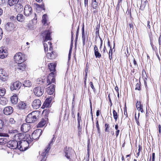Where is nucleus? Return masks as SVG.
<instances>
[{"instance_id": "1", "label": "nucleus", "mask_w": 161, "mask_h": 161, "mask_svg": "<svg viewBox=\"0 0 161 161\" xmlns=\"http://www.w3.org/2000/svg\"><path fill=\"white\" fill-rule=\"evenodd\" d=\"M14 59L17 64L22 63L25 60V55L21 53H17L14 56Z\"/></svg>"}, {"instance_id": "2", "label": "nucleus", "mask_w": 161, "mask_h": 161, "mask_svg": "<svg viewBox=\"0 0 161 161\" xmlns=\"http://www.w3.org/2000/svg\"><path fill=\"white\" fill-rule=\"evenodd\" d=\"M35 112H32L29 114L26 118V121L28 123H34L37 119V118L35 114Z\"/></svg>"}, {"instance_id": "3", "label": "nucleus", "mask_w": 161, "mask_h": 161, "mask_svg": "<svg viewBox=\"0 0 161 161\" xmlns=\"http://www.w3.org/2000/svg\"><path fill=\"white\" fill-rule=\"evenodd\" d=\"M29 145L28 142L25 140H22L19 142V147L18 149L20 151L26 150Z\"/></svg>"}, {"instance_id": "4", "label": "nucleus", "mask_w": 161, "mask_h": 161, "mask_svg": "<svg viewBox=\"0 0 161 161\" xmlns=\"http://www.w3.org/2000/svg\"><path fill=\"white\" fill-rule=\"evenodd\" d=\"M7 147L13 149H16L19 148V142L15 140L9 141L7 143Z\"/></svg>"}, {"instance_id": "5", "label": "nucleus", "mask_w": 161, "mask_h": 161, "mask_svg": "<svg viewBox=\"0 0 161 161\" xmlns=\"http://www.w3.org/2000/svg\"><path fill=\"white\" fill-rule=\"evenodd\" d=\"M33 91L34 94L38 97L41 96L44 93L43 88L40 86L35 88L34 89Z\"/></svg>"}, {"instance_id": "6", "label": "nucleus", "mask_w": 161, "mask_h": 161, "mask_svg": "<svg viewBox=\"0 0 161 161\" xmlns=\"http://www.w3.org/2000/svg\"><path fill=\"white\" fill-rule=\"evenodd\" d=\"M8 75L5 70L2 69H0V80L5 81L7 80Z\"/></svg>"}, {"instance_id": "7", "label": "nucleus", "mask_w": 161, "mask_h": 161, "mask_svg": "<svg viewBox=\"0 0 161 161\" xmlns=\"http://www.w3.org/2000/svg\"><path fill=\"white\" fill-rule=\"evenodd\" d=\"M42 131L41 129L36 130L31 135L32 138L34 140H37L42 134Z\"/></svg>"}, {"instance_id": "8", "label": "nucleus", "mask_w": 161, "mask_h": 161, "mask_svg": "<svg viewBox=\"0 0 161 161\" xmlns=\"http://www.w3.org/2000/svg\"><path fill=\"white\" fill-rule=\"evenodd\" d=\"M51 32L50 31H45L42 33V36L44 37V42H47L48 40H51L52 39L51 36Z\"/></svg>"}, {"instance_id": "9", "label": "nucleus", "mask_w": 161, "mask_h": 161, "mask_svg": "<svg viewBox=\"0 0 161 161\" xmlns=\"http://www.w3.org/2000/svg\"><path fill=\"white\" fill-rule=\"evenodd\" d=\"M32 13V9L29 5L25 6L24 9V13L25 15L26 16H30Z\"/></svg>"}, {"instance_id": "10", "label": "nucleus", "mask_w": 161, "mask_h": 161, "mask_svg": "<svg viewBox=\"0 0 161 161\" xmlns=\"http://www.w3.org/2000/svg\"><path fill=\"white\" fill-rule=\"evenodd\" d=\"M21 86V83L19 81H16L14 82L10 87L11 91H13L15 90H18Z\"/></svg>"}, {"instance_id": "11", "label": "nucleus", "mask_w": 161, "mask_h": 161, "mask_svg": "<svg viewBox=\"0 0 161 161\" xmlns=\"http://www.w3.org/2000/svg\"><path fill=\"white\" fill-rule=\"evenodd\" d=\"M73 151L71 148L66 147L64 149L65 156L66 158L71 161L70 157L71 155L72 152Z\"/></svg>"}, {"instance_id": "12", "label": "nucleus", "mask_w": 161, "mask_h": 161, "mask_svg": "<svg viewBox=\"0 0 161 161\" xmlns=\"http://www.w3.org/2000/svg\"><path fill=\"white\" fill-rule=\"evenodd\" d=\"M54 73L52 72L49 75L47 79V85H49L51 83H55V80L54 77Z\"/></svg>"}, {"instance_id": "13", "label": "nucleus", "mask_w": 161, "mask_h": 161, "mask_svg": "<svg viewBox=\"0 0 161 161\" xmlns=\"http://www.w3.org/2000/svg\"><path fill=\"white\" fill-rule=\"evenodd\" d=\"M48 43L50 46L49 51L51 52V53H48L47 54V57L50 59H53L55 58V56L54 54V52L52 51L53 50V47L51 46L52 43L51 42H48Z\"/></svg>"}, {"instance_id": "14", "label": "nucleus", "mask_w": 161, "mask_h": 161, "mask_svg": "<svg viewBox=\"0 0 161 161\" xmlns=\"http://www.w3.org/2000/svg\"><path fill=\"white\" fill-rule=\"evenodd\" d=\"M50 148L51 147H50V146L48 145L47 149H45L43 150V152L41 154V156L42 158L41 161H45L46 158H45L46 156L47 155V154L48 153Z\"/></svg>"}, {"instance_id": "15", "label": "nucleus", "mask_w": 161, "mask_h": 161, "mask_svg": "<svg viewBox=\"0 0 161 161\" xmlns=\"http://www.w3.org/2000/svg\"><path fill=\"white\" fill-rule=\"evenodd\" d=\"M30 129V125L26 123L23 124L21 127V130L22 131L25 133L28 132Z\"/></svg>"}, {"instance_id": "16", "label": "nucleus", "mask_w": 161, "mask_h": 161, "mask_svg": "<svg viewBox=\"0 0 161 161\" xmlns=\"http://www.w3.org/2000/svg\"><path fill=\"white\" fill-rule=\"evenodd\" d=\"M41 104V102L39 99L35 100L32 103V106L35 109H37L40 108Z\"/></svg>"}, {"instance_id": "17", "label": "nucleus", "mask_w": 161, "mask_h": 161, "mask_svg": "<svg viewBox=\"0 0 161 161\" xmlns=\"http://www.w3.org/2000/svg\"><path fill=\"white\" fill-rule=\"evenodd\" d=\"M13 112V108L11 106L5 107L3 109L4 114L6 115H9L11 114Z\"/></svg>"}, {"instance_id": "18", "label": "nucleus", "mask_w": 161, "mask_h": 161, "mask_svg": "<svg viewBox=\"0 0 161 161\" xmlns=\"http://www.w3.org/2000/svg\"><path fill=\"white\" fill-rule=\"evenodd\" d=\"M48 118H42L40 122L38 124L37 127H42L48 121Z\"/></svg>"}, {"instance_id": "19", "label": "nucleus", "mask_w": 161, "mask_h": 161, "mask_svg": "<svg viewBox=\"0 0 161 161\" xmlns=\"http://www.w3.org/2000/svg\"><path fill=\"white\" fill-rule=\"evenodd\" d=\"M55 85L52 84L49 86L47 89V92L49 95L52 94L55 91Z\"/></svg>"}, {"instance_id": "20", "label": "nucleus", "mask_w": 161, "mask_h": 161, "mask_svg": "<svg viewBox=\"0 0 161 161\" xmlns=\"http://www.w3.org/2000/svg\"><path fill=\"white\" fill-rule=\"evenodd\" d=\"M14 8L17 12H20L23 10V6L20 3L18 2L14 6Z\"/></svg>"}, {"instance_id": "21", "label": "nucleus", "mask_w": 161, "mask_h": 161, "mask_svg": "<svg viewBox=\"0 0 161 161\" xmlns=\"http://www.w3.org/2000/svg\"><path fill=\"white\" fill-rule=\"evenodd\" d=\"M7 56V53L6 52L3 48H0V58H3Z\"/></svg>"}, {"instance_id": "22", "label": "nucleus", "mask_w": 161, "mask_h": 161, "mask_svg": "<svg viewBox=\"0 0 161 161\" xmlns=\"http://www.w3.org/2000/svg\"><path fill=\"white\" fill-rule=\"evenodd\" d=\"M14 28V25L13 23H8L6 25V28L8 31H12Z\"/></svg>"}, {"instance_id": "23", "label": "nucleus", "mask_w": 161, "mask_h": 161, "mask_svg": "<svg viewBox=\"0 0 161 161\" xmlns=\"http://www.w3.org/2000/svg\"><path fill=\"white\" fill-rule=\"evenodd\" d=\"M11 101L12 103L14 104H16L18 102V98L17 95L16 94H14L11 97Z\"/></svg>"}, {"instance_id": "24", "label": "nucleus", "mask_w": 161, "mask_h": 161, "mask_svg": "<svg viewBox=\"0 0 161 161\" xmlns=\"http://www.w3.org/2000/svg\"><path fill=\"white\" fill-rule=\"evenodd\" d=\"M16 18L17 20L20 22H23L25 20L24 16L21 14H18Z\"/></svg>"}, {"instance_id": "25", "label": "nucleus", "mask_w": 161, "mask_h": 161, "mask_svg": "<svg viewBox=\"0 0 161 161\" xmlns=\"http://www.w3.org/2000/svg\"><path fill=\"white\" fill-rule=\"evenodd\" d=\"M18 106L19 109H25L27 107V105L25 103L23 102H21L19 103Z\"/></svg>"}, {"instance_id": "26", "label": "nucleus", "mask_w": 161, "mask_h": 161, "mask_svg": "<svg viewBox=\"0 0 161 161\" xmlns=\"http://www.w3.org/2000/svg\"><path fill=\"white\" fill-rule=\"evenodd\" d=\"M19 0H8V3L10 6L15 5L19 2Z\"/></svg>"}, {"instance_id": "27", "label": "nucleus", "mask_w": 161, "mask_h": 161, "mask_svg": "<svg viewBox=\"0 0 161 161\" xmlns=\"http://www.w3.org/2000/svg\"><path fill=\"white\" fill-rule=\"evenodd\" d=\"M56 66L53 63H51L48 65L49 69L51 71H54Z\"/></svg>"}, {"instance_id": "28", "label": "nucleus", "mask_w": 161, "mask_h": 161, "mask_svg": "<svg viewBox=\"0 0 161 161\" xmlns=\"http://www.w3.org/2000/svg\"><path fill=\"white\" fill-rule=\"evenodd\" d=\"M23 85L25 87H30L31 85V81L29 80H25L24 81Z\"/></svg>"}, {"instance_id": "29", "label": "nucleus", "mask_w": 161, "mask_h": 161, "mask_svg": "<svg viewBox=\"0 0 161 161\" xmlns=\"http://www.w3.org/2000/svg\"><path fill=\"white\" fill-rule=\"evenodd\" d=\"M19 64L18 65L17 69L22 71L25 70L26 67L25 64H22V63H19Z\"/></svg>"}, {"instance_id": "30", "label": "nucleus", "mask_w": 161, "mask_h": 161, "mask_svg": "<svg viewBox=\"0 0 161 161\" xmlns=\"http://www.w3.org/2000/svg\"><path fill=\"white\" fill-rule=\"evenodd\" d=\"M98 3L96 0H92V7L96 9L97 7Z\"/></svg>"}, {"instance_id": "31", "label": "nucleus", "mask_w": 161, "mask_h": 161, "mask_svg": "<svg viewBox=\"0 0 161 161\" xmlns=\"http://www.w3.org/2000/svg\"><path fill=\"white\" fill-rule=\"evenodd\" d=\"M4 120H2L0 119V131H3L4 130Z\"/></svg>"}, {"instance_id": "32", "label": "nucleus", "mask_w": 161, "mask_h": 161, "mask_svg": "<svg viewBox=\"0 0 161 161\" xmlns=\"http://www.w3.org/2000/svg\"><path fill=\"white\" fill-rule=\"evenodd\" d=\"M6 91L4 88L0 87V96H3L5 94Z\"/></svg>"}, {"instance_id": "33", "label": "nucleus", "mask_w": 161, "mask_h": 161, "mask_svg": "<svg viewBox=\"0 0 161 161\" xmlns=\"http://www.w3.org/2000/svg\"><path fill=\"white\" fill-rule=\"evenodd\" d=\"M113 117L115 120V121H117L119 116V115L117 112L114 110H113Z\"/></svg>"}, {"instance_id": "34", "label": "nucleus", "mask_w": 161, "mask_h": 161, "mask_svg": "<svg viewBox=\"0 0 161 161\" xmlns=\"http://www.w3.org/2000/svg\"><path fill=\"white\" fill-rule=\"evenodd\" d=\"M94 53L96 58H100L101 57L102 55L98 51L94 52Z\"/></svg>"}, {"instance_id": "35", "label": "nucleus", "mask_w": 161, "mask_h": 161, "mask_svg": "<svg viewBox=\"0 0 161 161\" xmlns=\"http://www.w3.org/2000/svg\"><path fill=\"white\" fill-rule=\"evenodd\" d=\"M82 41H85V33H84V25H83L82 27Z\"/></svg>"}, {"instance_id": "36", "label": "nucleus", "mask_w": 161, "mask_h": 161, "mask_svg": "<svg viewBox=\"0 0 161 161\" xmlns=\"http://www.w3.org/2000/svg\"><path fill=\"white\" fill-rule=\"evenodd\" d=\"M47 14H45L43 15L42 17V22L44 24H45L47 21Z\"/></svg>"}, {"instance_id": "37", "label": "nucleus", "mask_w": 161, "mask_h": 161, "mask_svg": "<svg viewBox=\"0 0 161 161\" xmlns=\"http://www.w3.org/2000/svg\"><path fill=\"white\" fill-rule=\"evenodd\" d=\"M141 85L140 84V81H139V82L137 83L136 84V87L135 88V90H140L141 89Z\"/></svg>"}, {"instance_id": "38", "label": "nucleus", "mask_w": 161, "mask_h": 161, "mask_svg": "<svg viewBox=\"0 0 161 161\" xmlns=\"http://www.w3.org/2000/svg\"><path fill=\"white\" fill-rule=\"evenodd\" d=\"M78 121V128L79 130L80 129V123L81 122V117L79 118H77Z\"/></svg>"}, {"instance_id": "39", "label": "nucleus", "mask_w": 161, "mask_h": 161, "mask_svg": "<svg viewBox=\"0 0 161 161\" xmlns=\"http://www.w3.org/2000/svg\"><path fill=\"white\" fill-rule=\"evenodd\" d=\"M105 128L104 131L105 132H109L108 129L109 128V124L106 123L105 124Z\"/></svg>"}, {"instance_id": "40", "label": "nucleus", "mask_w": 161, "mask_h": 161, "mask_svg": "<svg viewBox=\"0 0 161 161\" xmlns=\"http://www.w3.org/2000/svg\"><path fill=\"white\" fill-rule=\"evenodd\" d=\"M147 3V0H146L145 1L143 2L142 1V4L141 5V7L143 8H144L145 6L146 5Z\"/></svg>"}, {"instance_id": "41", "label": "nucleus", "mask_w": 161, "mask_h": 161, "mask_svg": "<svg viewBox=\"0 0 161 161\" xmlns=\"http://www.w3.org/2000/svg\"><path fill=\"white\" fill-rule=\"evenodd\" d=\"M79 31V26H78V27L77 29L76 30V39H75L76 42L77 41L78 38Z\"/></svg>"}, {"instance_id": "42", "label": "nucleus", "mask_w": 161, "mask_h": 161, "mask_svg": "<svg viewBox=\"0 0 161 161\" xmlns=\"http://www.w3.org/2000/svg\"><path fill=\"white\" fill-rule=\"evenodd\" d=\"M112 47H110V50L109 52V58L110 60H111L112 57Z\"/></svg>"}, {"instance_id": "43", "label": "nucleus", "mask_w": 161, "mask_h": 161, "mask_svg": "<svg viewBox=\"0 0 161 161\" xmlns=\"http://www.w3.org/2000/svg\"><path fill=\"white\" fill-rule=\"evenodd\" d=\"M45 51L46 52V51H47L48 50V47L47 45V44L46 43H43Z\"/></svg>"}, {"instance_id": "44", "label": "nucleus", "mask_w": 161, "mask_h": 161, "mask_svg": "<svg viewBox=\"0 0 161 161\" xmlns=\"http://www.w3.org/2000/svg\"><path fill=\"white\" fill-rule=\"evenodd\" d=\"M53 137L52 138V141L50 142V143L48 144L46 148L45 149H47V147H48V145L50 146V144H53V142H54L55 140V137L54 135H53Z\"/></svg>"}, {"instance_id": "45", "label": "nucleus", "mask_w": 161, "mask_h": 161, "mask_svg": "<svg viewBox=\"0 0 161 161\" xmlns=\"http://www.w3.org/2000/svg\"><path fill=\"white\" fill-rule=\"evenodd\" d=\"M142 105L141 104V102L137 101L136 103V107L138 110H139V107H140Z\"/></svg>"}, {"instance_id": "46", "label": "nucleus", "mask_w": 161, "mask_h": 161, "mask_svg": "<svg viewBox=\"0 0 161 161\" xmlns=\"http://www.w3.org/2000/svg\"><path fill=\"white\" fill-rule=\"evenodd\" d=\"M96 126L97 129V130L99 133H100V128L99 125L98 123V121L97 120V122L96 123Z\"/></svg>"}, {"instance_id": "47", "label": "nucleus", "mask_w": 161, "mask_h": 161, "mask_svg": "<svg viewBox=\"0 0 161 161\" xmlns=\"http://www.w3.org/2000/svg\"><path fill=\"white\" fill-rule=\"evenodd\" d=\"M9 122L10 123L13 124H14L15 122V121L13 118H11L9 119Z\"/></svg>"}, {"instance_id": "48", "label": "nucleus", "mask_w": 161, "mask_h": 161, "mask_svg": "<svg viewBox=\"0 0 161 161\" xmlns=\"http://www.w3.org/2000/svg\"><path fill=\"white\" fill-rule=\"evenodd\" d=\"M129 26L130 30L132 31L133 30V25L132 23H129Z\"/></svg>"}, {"instance_id": "49", "label": "nucleus", "mask_w": 161, "mask_h": 161, "mask_svg": "<svg viewBox=\"0 0 161 161\" xmlns=\"http://www.w3.org/2000/svg\"><path fill=\"white\" fill-rule=\"evenodd\" d=\"M26 26L30 29H33V25L30 23L27 24Z\"/></svg>"}, {"instance_id": "50", "label": "nucleus", "mask_w": 161, "mask_h": 161, "mask_svg": "<svg viewBox=\"0 0 161 161\" xmlns=\"http://www.w3.org/2000/svg\"><path fill=\"white\" fill-rule=\"evenodd\" d=\"M36 6L40 8H43V9H44V5L43 4H41V5H39L38 4H36Z\"/></svg>"}, {"instance_id": "51", "label": "nucleus", "mask_w": 161, "mask_h": 161, "mask_svg": "<svg viewBox=\"0 0 161 161\" xmlns=\"http://www.w3.org/2000/svg\"><path fill=\"white\" fill-rule=\"evenodd\" d=\"M90 84L91 86V87L92 88V89H93L94 91L95 90V89L94 86L92 82H90Z\"/></svg>"}, {"instance_id": "52", "label": "nucleus", "mask_w": 161, "mask_h": 161, "mask_svg": "<svg viewBox=\"0 0 161 161\" xmlns=\"http://www.w3.org/2000/svg\"><path fill=\"white\" fill-rule=\"evenodd\" d=\"M4 141V140L3 138H1L0 139V144L1 145H3L4 144L5 141Z\"/></svg>"}, {"instance_id": "53", "label": "nucleus", "mask_w": 161, "mask_h": 161, "mask_svg": "<svg viewBox=\"0 0 161 161\" xmlns=\"http://www.w3.org/2000/svg\"><path fill=\"white\" fill-rule=\"evenodd\" d=\"M3 34V32L2 29L0 28V40H1L2 38Z\"/></svg>"}, {"instance_id": "54", "label": "nucleus", "mask_w": 161, "mask_h": 161, "mask_svg": "<svg viewBox=\"0 0 161 161\" xmlns=\"http://www.w3.org/2000/svg\"><path fill=\"white\" fill-rule=\"evenodd\" d=\"M143 105L140 106V107H139V110L141 111V112L143 113L144 112L143 110Z\"/></svg>"}, {"instance_id": "55", "label": "nucleus", "mask_w": 161, "mask_h": 161, "mask_svg": "<svg viewBox=\"0 0 161 161\" xmlns=\"http://www.w3.org/2000/svg\"><path fill=\"white\" fill-rule=\"evenodd\" d=\"M52 99V98L50 97V98H47L46 100L47 102L48 103H50L51 102Z\"/></svg>"}, {"instance_id": "56", "label": "nucleus", "mask_w": 161, "mask_h": 161, "mask_svg": "<svg viewBox=\"0 0 161 161\" xmlns=\"http://www.w3.org/2000/svg\"><path fill=\"white\" fill-rule=\"evenodd\" d=\"M133 63L135 67L138 66L136 61L135 60V58H133Z\"/></svg>"}, {"instance_id": "57", "label": "nucleus", "mask_w": 161, "mask_h": 161, "mask_svg": "<svg viewBox=\"0 0 161 161\" xmlns=\"http://www.w3.org/2000/svg\"><path fill=\"white\" fill-rule=\"evenodd\" d=\"M88 0H84V4H85V7H88Z\"/></svg>"}, {"instance_id": "58", "label": "nucleus", "mask_w": 161, "mask_h": 161, "mask_svg": "<svg viewBox=\"0 0 161 161\" xmlns=\"http://www.w3.org/2000/svg\"><path fill=\"white\" fill-rule=\"evenodd\" d=\"M5 3V0H0V6L2 5Z\"/></svg>"}, {"instance_id": "59", "label": "nucleus", "mask_w": 161, "mask_h": 161, "mask_svg": "<svg viewBox=\"0 0 161 161\" xmlns=\"http://www.w3.org/2000/svg\"><path fill=\"white\" fill-rule=\"evenodd\" d=\"M119 130H116L115 132V134H116V137H117L119 134Z\"/></svg>"}, {"instance_id": "60", "label": "nucleus", "mask_w": 161, "mask_h": 161, "mask_svg": "<svg viewBox=\"0 0 161 161\" xmlns=\"http://www.w3.org/2000/svg\"><path fill=\"white\" fill-rule=\"evenodd\" d=\"M108 100H109V103L111 104V106L112 105V102L111 100V98L110 97L109 94L108 95Z\"/></svg>"}, {"instance_id": "61", "label": "nucleus", "mask_w": 161, "mask_h": 161, "mask_svg": "<svg viewBox=\"0 0 161 161\" xmlns=\"http://www.w3.org/2000/svg\"><path fill=\"white\" fill-rule=\"evenodd\" d=\"M98 51L97 47L96 45H95L94 47V52Z\"/></svg>"}, {"instance_id": "62", "label": "nucleus", "mask_w": 161, "mask_h": 161, "mask_svg": "<svg viewBox=\"0 0 161 161\" xmlns=\"http://www.w3.org/2000/svg\"><path fill=\"white\" fill-rule=\"evenodd\" d=\"M155 153H152V161H155Z\"/></svg>"}, {"instance_id": "63", "label": "nucleus", "mask_w": 161, "mask_h": 161, "mask_svg": "<svg viewBox=\"0 0 161 161\" xmlns=\"http://www.w3.org/2000/svg\"><path fill=\"white\" fill-rule=\"evenodd\" d=\"M150 21H147V27L149 28L150 29L151 28L150 25Z\"/></svg>"}, {"instance_id": "64", "label": "nucleus", "mask_w": 161, "mask_h": 161, "mask_svg": "<svg viewBox=\"0 0 161 161\" xmlns=\"http://www.w3.org/2000/svg\"><path fill=\"white\" fill-rule=\"evenodd\" d=\"M158 41H159V45L161 44V35L159 37Z\"/></svg>"}]
</instances>
